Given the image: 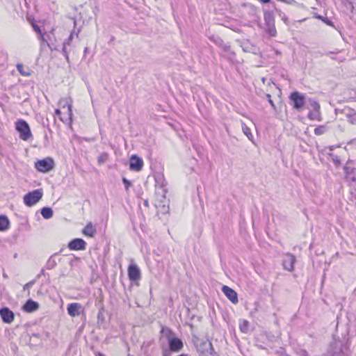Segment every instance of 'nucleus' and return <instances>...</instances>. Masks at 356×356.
<instances>
[{
  "mask_svg": "<svg viewBox=\"0 0 356 356\" xmlns=\"http://www.w3.org/2000/svg\"><path fill=\"white\" fill-rule=\"evenodd\" d=\"M42 195V189L34 190L24 196V202L26 206L32 207L41 200Z\"/></svg>",
  "mask_w": 356,
  "mask_h": 356,
  "instance_id": "nucleus-6",
  "label": "nucleus"
},
{
  "mask_svg": "<svg viewBox=\"0 0 356 356\" xmlns=\"http://www.w3.org/2000/svg\"><path fill=\"white\" fill-rule=\"evenodd\" d=\"M17 69L22 76H29L31 74L28 68L25 69L23 64L18 63L17 65Z\"/></svg>",
  "mask_w": 356,
  "mask_h": 356,
  "instance_id": "nucleus-22",
  "label": "nucleus"
},
{
  "mask_svg": "<svg viewBox=\"0 0 356 356\" xmlns=\"http://www.w3.org/2000/svg\"><path fill=\"white\" fill-rule=\"evenodd\" d=\"M242 130L244 134L250 139L252 140L253 136L251 133L250 129L245 124L242 123Z\"/></svg>",
  "mask_w": 356,
  "mask_h": 356,
  "instance_id": "nucleus-25",
  "label": "nucleus"
},
{
  "mask_svg": "<svg viewBox=\"0 0 356 356\" xmlns=\"http://www.w3.org/2000/svg\"><path fill=\"white\" fill-rule=\"evenodd\" d=\"M266 97L268 99V101L270 106L273 107V108L275 109V105L271 99V95L270 94H266Z\"/></svg>",
  "mask_w": 356,
  "mask_h": 356,
  "instance_id": "nucleus-34",
  "label": "nucleus"
},
{
  "mask_svg": "<svg viewBox=\"0 0 356 356\" xmlns=\"http://www.w3.org/2000/svg\"><path fill=\"white\" fill-rule=\"evenodd\" d=\"M108 159V155L107 154H102L98 157V163L99 164H103L105 161Z\"/></svg>",
  "mask_w": 356,
  "mask_h": 356,
  "instance_id": "nucleus-29",
  "label": "nucleus"
},
{
  "mask_svg": "<svg viewBox=\"0 0 356 356\" xmlns=\"http://www.w3.org/2000/svg\"><path fill=\"white\" fill-rule=\"evenodd\" d=\"M81 305L77 302H73L67 306V312L70 316L72 317L78 316L80 315V310L81 309Z\"/></svg>",
  "mask_w": 356,
  "mask_h": 356,
  "instance_id": "nucleus-15",
  "label": "nucleus"
},
{
  "mask_svg": "<svg viewBox=\"0 0 356 356\" xmlns=\"http://www.w3.org/2000/svg\"><path fill=\"white\" fill-rule=\"evenodd\" d=\"M222 291L226 297L234 304L238 302V296L236 292L227 286H223Z\"/></svg>",
  "mask_w": 356,
  "mask_h": 356,
  "instance_id": "nucleus-14",
  "label": "nucleus"
},
{
  "mask_svg": "<svg viewBox=\"0 0 356 356\" xmlns=\"http://www.w3.org/2000/svg\"><path fill=\"white\" fill-rule=\"evenodd\" d=\"M47 46L49 47V48L51 49V50H58V49L56 48V47L55 45H54L53 44H50V43H48L47 42Z\"/></svg>",
  "mask_w": 356,
  "mask_h": 356,
  "instance_id": "nucleus-39",
  "label": "nucleus"
},
{
  "mask_svg": "<svg viewBox=\"0 0 356 356\" xmlns=\"http://www.w3.org/2000/svg\"><path fill=\"white\" fill-rule=\"evenodd\" d=\"M33 29H34L35 32H37V33L40 34V37H41L42 40L44 41V42H47L45 38H44V35L41 33L40 28L38 25H36V24H33Z\"/></svg>",
  "mask_w": 356,
  "mask_h": 356,
  "instance_id": "nucleus-31",
  "label": "nucleus"
},
{
  "mask_svg": "<svg viewBox=\"0 0 356 356\" xmlns=\"http://www.w3.org/2000/svg\"><path fill=\"white\" fill-rule=\"evenodd\" d=\"M215 43L219 46L222 45L223 41L221 38H218L216 40H214Z\"/></svg>",
  "mask_w": 356,
  "mask_h": 356,
  "instance_id": "nucleus-38",
  "label": "nucleus"
},
{
  "mask_svg": "<svg viewBox=\"0 0 356 356\" xmlns=\"http://www.w3.org/2000/svg\"><path fill=\"white\" fill-rule=\"evenodd\" d=\"M41 214L44 219H49L53 216L54 212L51 208L45 207L41 209Z\"/></svg>",
  "mask_w": 356,
  "mask_h": 356,
  "instance_id": "nucleus-20",
  "label": "nucleus"
},
{
  "mask_svg": "<svg viewBox=\"0 0 356 356\" xmlns=\"http://www.w3.org/2000/svg\"><path fill=\"white\" fill-rule=\"evenodd\" d=\"M323 22L328 26H334L332 21L327 17H324V19H323Z\"/></svg>",
  "mask_w": 356,
  "mask_h": 356,
  "instance_id": "nucleus-36",
  "label": "nucleus"
},
{
  "mask_svg": "<svg viewBox=\"0 0 356 356\" xmlns=\"http://www.w3.org/2000/svg\"><path fill=\"white\" fill-rule=\"evenodd\" d=\"M34 282H35L33 280L26 283L23 287L24 291H29V289L33 285Z\"/></svg>",
  "mask_w": 356,
  "mask_h": 356,
  "instance_id": "nucleus-35",
  "label": "nucleus"
},
{
  "mask_svg": "<svg viewBox=\"0 0 356 356\" xmlns=\"http://www.w3.org/2000/svg\"><path fill=\"white\" fill-rule=\"evenodd\" d=\"M86 243L82 238H74L68 243V248L71 250H84Z\"/></svg>",
  "mask_w": 356,
  "mask_h": 356,
  "instance_id": "nucleus-13",
  "label": "nucleus"
},
{
  "mask_svg": "<svg viewBox=\"0 0 356 356\" xmlns=\"http://www.w3.org/2000/svg\"><path fill=\"white\" fill-rule=\"evenodd\" d=\"M259 1L264 3H267L270 2V0H259Z\"/></svg>",
  "mask_w": 356,
  "mask_h": 356,
  "instance_id": "nucleus-41",
  "label": "nucleus"
},
{
  "mask_svg": "<svg viewBox=\"0 0 356 356\" xmlns=\"http://www.w3.org/2000/svg\"><path fill=\"white\" fill-rule=\"evenodd\" d=\"M343 169L346 177H350L351 181H356V168L344 165Z\"/></svg>",
  "mask_w": 356,
  "mask_h": 356,
  "instance_id": "nucleus-17",
  "label": "nucleus"
},
{
  "mask_svg": "<svg viewBox=\"0 0 356 356\" xmlns=\"http://www.w3.org/2000/svg\"><path fill=\"white\" fill-rule=\"evenodd\" d=\"M15 128L23 140H27L32 136L30 127L25 120H18L15 123Z\"/></svg>",
  "mask_w": 356,
  "mask_h": 356,
  "instance_id": "nucleus-3",
  "label": "nucleus"
},
{
  "mask_svg": "<svg viewBox=\"0 0 356 356\" xmlns=\"http://www.w3.org/2000/svg\"><path fill=\"white\" fill-rule=\"evenodd\" d=\"M22 308L24 311L31 313L36 311L39 308V304L32 300H28Z\"/></svg>",
  "mask_w": 356,
  "mask_h": 356,
  "instance_id": "nucleus-16",
  "label": "nucleus"
},
{
  "mask_svg": "<svg viewBox=\"0 0 356 356\" xmlns=\"http://www.w3.org/2000/svg\"><path fill=\"white\" fill-rule=\"evenodd\" d=\"M316 17L317 19H321L322 21H323V19H324V17H323V16L319 15H316Z\"/></svg>",
  "mask_w": 356,
  "mask_h": 356,
  "instance_id": "nucleus-40",
  "label": "nucleus"
},
{
  "mask_svg": "<svg viewBox=\"0 0 356 356\" xmlns=\"http://www.w3.org/2000/svg\"><path fill=\"white\" fill-rule=\"evenodd\" d=\"M144 204H145L146 207H147V206H148V202H147V201H145V202H144Z\"/></svg>",
  "mask_w": 356,
  "mask_h": 356,
  "instance_id": "nucleus-45",
  "label": "nucleus"
},
{
  "mask_svg": "<svg viewBox=\"0 0 356 356\" xmlns=\"http://www.w3.org/2000/svg\"><path fill=\"white\" fill-rule=\"evenodd\" d=\"M96 356H104V355L100 353H98L96 354Z\"/></svg>",
  "mask_w": 356,
  "mask_h": 356,
  "instance_id": "nucleus-42",
  "label": "nucleus"
},
{
  "mask_svg": "<svg viewBox=\"0 0 356 356\" xmlns=\"http://www.w3.org/2000/svg\"><path fill=\"white\" fill-rule=\"evenodd\" d=\"M54 161L51 157H47L35 162V168L41 172H49L54 169Z\"/></svg>",
  "mask_w": 356,
  "mask_h": 356,
  "instance_id": "nucleus-5",
  "label": "nucleus"
},
{
  "mask_svg": "<svg viewBox=\"0 0 356 356\" xmlns=\"http://www.w3.org/2000/svg\"><path fill=\"white\" fill-rule=\"evenodd\" d=\"M122 182H123V184L124 185L125 190L127 191L129 190V187L131 186V181H129L125 177H123L122 178Z\"/></svg>",
  "mask_w": 356,
  "mask_h": 356,
  "instance_id": "nucleus-32",
  "label": "nucleus"
},
{
  "mask_svg": "<svg viewBox=\"0 0 356 356\" xmlns=\"http://www.w3.org/2000/svg\"><path fill=\"white\" fill-rule=\"evenodd\" d=\"M128 276L131 282H138L141 278L140 270L136 264H131L128 267Z\"/></svg>",
  "mask_w": 356,
  "mask_h": 356,
  "instance_id": "nucleus-8",
  "label": "nucleus"
},
{
  "mask_svg": "<svg viewBox=\"0 0 356 356\" xmlns=\"http://www.w3.org/2000/svg\"><path fill=\"white\" fill-rule=\"evenodd\" d=\"M100 314H101V312H99V315H98V318H100Z\"/></svg>",
  "mask_w": 356,
  "mask_h": 356,
  "instance_id": "nucleus-48",
  "label": "nucleus"
},
{
  "mask_svg": "<svg viewBox=\"0 0 356 356\" xmlns=\"http://www.w3.org/2000/svg\"><path fill=\"white\" fill-rule=\"evenodd\" d=\"M320 111H314V112H309V114H308V118L310 119V120H320L321 118H320Z\"/></svg>",
  "mask_w": 356,
  "mask_h": 356,
  "instance_id": "nucleus-26",
  "label": "nucleus"
},
{
  "mask_svg": "<svg viewBox=\"0 0 356 356\" xmlns=\"http://www.w3.org/2000/svg\"><path fill=\"white\" fill-rule=\"evenodd\" d=\"M296 257L292 254H286L282 261V266L284 269L292 271L294 268Z\"/></svg>",
  "mask_w": 356,
  "mask_h": 356,
  "instance_id": "nucleus-12",
  "label": "nucleus"
},
{
  "mask_svg": "<svg viewBox=\"0 0 356 356\" xmlns=\"http://www.w3.org/2000/svg\"><path fill=\"white\" fill-rule=\"evenodd\" d=\"M325 132V128L323 126H319L314 129V134L316 136H321Z\"/></svg>",
  "mask_w": 356,
  "mask_h": 356,
  "instance_id": "nucleus-28",
  "label": "nucleus"
},
{
  "mask_svg": "<svg viewBox=\"0 0 356 356\" xmlns=\"http://www.w3.org/2000/svg\"><path fill=\"white\" fill-rule=\"evenodd\" d=\"M264 19L265 21L266 31L270 36H275L277 31L275 26L274 14L271 11H264Z\"/></svg>",
  "mask_w": 356,
  "mask_h": 356,
  "instance_id": "nucleus-4",
  "label": "nucleus"
},
{
  "mask_svg": "<svg viewBox=\"0 0 356 356\" xmlns=\"http://www.w3.org/2000/svg\"><path fill=\"white\" fill-rule=\"evenodd\" d=\"M168 346L170 351L178 353L183 348L184 343L181 339L172 337L168 338Z\"/></svg>",
  "mask_w": 356,
  "mask_h": 356,
  "instance_id": "nucleus-9",
  "label": "nucleus"
},
{
  "mask_svg": "<svg viewBox=\"0 0 356 356\" xmlns=\"http://www.w3.org/2000/svg\"><path fill=\"white\" fill-rule=\"evenodd\" d=\"M76 36L78 38V33L74 31L72 32L69 37L64 41L62 47V54L65 56L67 63L70 62L69 55L71 52H74V44L73 40Z\"/></svg>",
  "mask_w": 356,
  "mask_h": 356,
  "instance_id": "nucleus-2",
  "label": "nucleus"
},
{
  "mask_svg": "<svg viewBox=\"0 0 356 356\" xmlns=\"http://www.w3.org/2000/svg\"><path fill=\"white\" fill-rule=\"evenodd\" d=\"M283 2L290 5H295L297 3L296 1L295 0H285Z\"/></svg>",
  "mask_w": 356,
  "mask_h": 356,
  "instance_id": "nucleus-37",
  "label": "nucleus"
},
{
  "mask_svg": "<svg viewBox=\"0 0 356 356\" xmlns=\"http://www.w3.org/2000/svg\"><path fill=\"white\" fill-rule=\"evenodd\" d=\"M155 181L156 185H160L161 188H163L166 186V183H165V179L163 175H158L155 177Z\"/></svg>",
  "mask_w": 356,
  "mask_h": 356,
  "instance_id": "nucleus-24",
  "label": "nucleus"
},
{
  "mask_svg": "<svg viewBox=\"0 0 356 356\" xmlns=\"http://www.w3.org/2000/svg\"><path fill=\"white\" fill-rule=\"evenodd\" d=\"M33 337H39V334H33Z\"/></svg>",
  "mask_w": 356,
  "mask_h": 356,
  "instance_id": "nucleus-44",
  "label": "nucleus"
},
{
  "mask_svg": "<svg viewBox=\"0 0 356 356\" xmlns=\"http://www.w3.org/2000/svg\"><path fill=\"white\" fill-rule=\"evenodd\" d=\"M277 12L278 13V15L282 18V19L286 24L288 22V17L286 16V15L280 10H277Z\"/></svg>",
  "mask_w": 356,
  "mask_h": 356,
  "instance_id": "nucleus-33",
  "label": "nucleus"
},
{
  "mask_svg": "<svg viewBox=\"0 0 356 356\" xmlns=\"http://www.w3.org/2000/svg\"><path fill=\"white\" fill-rule=\"evenodd\" d=\"M305 97L306 96L305 94L300 93L298 91L292 92L289 97L291 105L294 109L298 111L303 109L306 104Z\"/></svg>",
  "mask_w": 356,
  "mask_h": 356,
  "instance_id": "nucleus-1",
  "label": "nucleus"
},
{
  "mask_svg": "<svg viewBox=\"0 0 356 356\" xmlns=\"http://www.w3.org/2000/svg\"><path fill=\"white\" fill-rule=\"evenodd\" d=\"M83 234L88 236H93L96 233V229L93 227L92 224L91 222H89L87 224V225L84 227L83 230Z\"/></svg>",
  "mask_w": 356,
  "mask_h": 356,
  "instance_id": "nucleus-18",
  "label": "nucleus"
},
{
  "mask_svg": "<svg viewBox=\"0 0 356 356\" xmlns=\"http://www.w3.org/2000/svg\"><path fill=\"white\" fill-rule=\"evenodd\" d=\"M56 264L57 262L56 261V259L53 256H51L47 261L46 268L48 270H51L56 267Z\"/></svg>",
  "mask_w": 356,
  "mask_h": 356,
  "instance_id": "nucleus-23",
  "label": "nucleus"
},
{
  "mask_svg": "<svg viewBox=\"0 0 356 356\" xmlns=\"http://www.w3.org/2000/svg\"><path fill=\"white\" fill-rule=\"evenodd\" d=\"M310 105L315 111H320V104L318 102L314 99H309Z\"/></svg>",
  "mask_w": 356,
  "mask_h": 356,
  "instance_id": "nucleus-27",
  "label": "nucleus"
},
{
  "mask_svg": "<svg viewBox=\"0 0 356 356\" xmlns=\"http://www.w3.org/2000/svg\"><path fill=\"white\" fill-rule=\"evenodd\" d=\"M352 163V161L351 160H348L346 163V165H348V164L351 163Z\"/></svg>",
  "mask_w": 356,
  "mask_h": 356,
  "instance_id": "nucleus-43",
  "label": "nucleus"
},
{
  "mask_svg": "<svg viewBox=\"0 0 356 356\" xmlns=\"http://www.w3.org/2000/svg\"><path fill=\"white\" fill-rule=\"evenodd\" d=\"M248 324H249L248 321H246V320H244V321H243V324H241V325H240L241 330L242 332H247V330H248Z\"/></svg>",
  "mask_w": 356,
  "mask_h": 356,
  "instance_id": "nucleus-30",
  "label": "nucleus"
},
{
  "mask_svg": "<svg viewBox=\"0 0 356 356\" xmlns=\"http://www.w3.org/2000/svg\"><path fill=\"white\" fill-rule=\"evenodd\" d=\"M10 222L6 216H0V231H5L8 229Z\"/></svg>",
  "mask_w": 356,
  "mask_h": 356,
  "instance_id": "nucleus-19",
  "label": "nucleus"
},
{
  "mask_svg": "<svg viewBox=\"0 0 356 356\" xmlns=\"http://www.w3.org/2000/svg\"><path fill=\"white\" fill-rule=\"evenodd\" d=\"M143 166V159L136 154L131 155L129 160V168L134 171L141 170Z\"/></svg>",
  "mask_w": 356,
  "mask_h": 356,
  "instance_id": "nucleus-10",
  "label": "nucleus"
},
{
  "mask_svg": "<svg viewBox=\"0 0 356 356\" xmlns=\"http://www.w3.org/2000/svg\"><path fill=\"white\" fill-rule=\"evenodd\" d=\"M197 350L200 353V356H216V355L211 342L209 341H202L197 346Z\"/></svg>",
  "mask_w": 356,
  "mask_h": 356,
  "instance_id": "nucleus-7",
  "label": "nucleus"
},
{
  "mask_svg": "<svg viewBox=\"0 0 356 356\" xmlns=\"http://www.w3.org/2000/svg\"><path fill=\"white\" fill-rule=\"evenodd\" d=\"M0 316L5 323H11L15 318L14 313L8 307H3L0 309Z\"/></svg>",
  "mask_w": 356,
  "mask_h": 356,
  "instance_id": "nucleus-11",
  "label": "nucleus"
},
{
  "mask_svg": "<svg viewBox=\"0 0 356 356\" xmlns=\"http://www.w3.org/2000/svg\"><path fill=\"white\" fill-rule=\"evenodd\" d=\"M69 110L71 111V106H69Z\"/></svg>",
  "mask_w": 356,
  "mask_h": 356,
  "instance_id": "nucleus-47",
  "label": "nucleus"
},
{
  "mask_svg": "<svg viewBox=\"0 0 356 356\" xmlns=\"http://www.w3.org/2000/svg\"><path fill=\"white\" fill-rule=\"evenodd\" d=\"M56 113L57 114H58V113H60V111H59L58 109H57V110H56Z\"/></svg>",
  "mask_w": 356,
  "mask_h": 356,
  "instance_id": "nucleus-46",
  "label": "nucleus"
},
{
  "mask_svg": "<svg viewBox=\"0 0 356 356\" xmlns=\"http://www.w3.org/2000/svg\"><path fill=\"white\" fill-rule=\"evenodd\" d=\"M348 112L346 113L347 120L352 124H356V113L353 110L348 109Z\"/></svg>",
  "mask_w": 356,
  "mask_h": 356,
  "instance_id": "nucleus-21",
  "label": "nucleus"
}]
</instances>
